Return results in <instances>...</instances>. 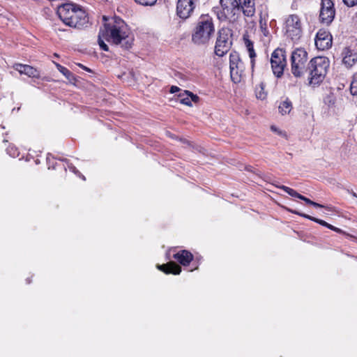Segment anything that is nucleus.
<instances>
[{
	"instance_id": "nucleus-12",
	"label": "nucleus",
	"mask_w": 357,
	"mask_h": 357,
	"mask_svg": "<svg viewBox=\"0 0 357 357\" xmlns=\"http://www.w3.org/2000/svg\"><path fill=\"white\" fill-rule=\"evenodd\" d=\"M196 0H178L176 6V13L182 19L188 18L195 8Z\"/></svg>"
},
{
	"instance_id": "nucleus-3",
	"label": "nucleus",
	"mask_w": 357,
	"mask_h": 357,
	"mask_svg": "<svg viewBox=\"0 0 357 357\" xmlns=\"http://www.w3.org/2000/svg\"><path fill=\"white\" fill-rule=\"evenodd\" d=\"M215 32L213 19L209 15H202L192 34V40L197 45L206 44Z\"/></svg>"
},
{
	"instance_id": "nucleus-40",
	"label": "nucleus",
	"mask_w": 357,
	"mask_h": 357,
	"mask_svg": "<svg viewBox=\"0 0 357 357\" xmlns=\"http://www.w3.org/2000/svg\"><path fill=\"white\" fill-rule=\"evenodd\" d=\"M103 20H104L105 21H107V17H106L105 16H103Z\"/></svg>"
},
{
	"instance_id": "nucleus-37",
	"label": "nucleus",
	"mask_w": 357,
	"mask_h": 357,
	"mask_svg": "<svg viewBox=\"0 0 357 357\" xmlns=\"http://www.w3.org/2000/svg\"><path fill=\"white\" fill-rule=\"evenodd\" d=\"M68 168L73 172L74 173H77V170L75 167L73 166L72 165H68Z\"/></svg>"
},
{
	"instance_id": "nucleus-23",
	"label": "nucleus",
	"mask_w": 357,
	"mask_h": 357,
	"mask_svg": "<svg viewBox=\"0 0 357 357\" xmlns=\"http://www.w3.org/2000/svg\"><path fill=\"white\" fill-rule=\"evenodd\" d=\"M291 213H294V214H297L300 216H302L303 218H305L307 219H309L310 220H312L322 226H324V227H326L327 228L329 227V224L327 223L326 221L324 220H320V219H318V218H314L312 216H310L309 215H307V214H305V213H300V212H298L296 211H292L291 210L290 211Z\"/></svg>"
},
{
	"instance_id": "nucleus-24",
	"label": "nucleus",
	"mask_w": 357,
	"mask_h": 357,
	"mask_svg": "<svg viewBox=\"0 0 357 357\" xmlns=\"http://www.w3.org/2000/svg\"><path fill=\"white\" fill-rule=\"evenodd\" d=\"M56 67L57 70L62 73L70 82H72L74 80V75L73 74L66 68L62 66L59 63H55Z\"/></svg>"
},
{
	"instance_id": "nucleus-31",
	"label": "nucleus",
	"mask_w": 357,
	"mask_h": 357,
	"mask_svg": "<svg viewBox=\"0 0 357 357\" xmlns=\"http://www.w3.org/2000/svg\"><path fill=\"white\" fill-rule=\"evenodd\" d=\"M259 23H260V26H261V31H262L264 35L267 36L268 31L266 28V24L265 22L263 23L261 20H260Z\"/></svg>"
},
{
	"instance_id": "nucleus-9",
	"label": "nucleus",
	"mask_w": 357,
	"mask_h": 357,
	"mask_svg": "<svg viewBox=\"0 0 357 357\" xmlns=\"http://www.w3.org/2000/svg\"><path fill=\"white\" fill-rule=\"evenodd\" d=\"M229 68L232 81L235 83L239 82L245 70V65L236 52L230 53Z\"/></svg>"
},
{
	"instance_id": "nucleus-28",
	"label": "nucleus",
	"mask_w": 357,
	"mask_h": 357,
	"mask_svg": "<svg viewBox=\"0 0 357 357\" xmlns=\"http://www.w3.org/2000/svg\"><path fill=\"white\" fill-rule=\"evenodd\" d=\"M104 40H105V39L104 38V36H100V31H99V33H98V39L99 46H100V47L102 50H104V51H108V50H109V47H108V46L105 43Z\"/></svg>"
},
{
	"instance_id": "nucleus-14",
	"label": "nucleus",
	"mask_w": 357,
	"mask_h": 357,
	"mask_svg": "<svg viewBox=\"0 0 357 357\" xmlns=\"http://www.w3.org/2000/svg\"><path fill=\"white\" fill-rule=\"evenodd\" d=\"M315 45L321 50L329 49L332 45L331 34L326 30H319L316 36Z\"/></svg>"
},
{
	"instance_id": "nucleus-18",
	"label": "nucleus",
	"mask_w": 357,
	"mask_h": 357,
	"mask_svg": "<svg viewBox=\"0 0 357 357\" xmlns=\"http://www.w3.org/2000/svg\"><path fill=\"white\" fill-rule=\"evenodd\" d=\"M179 102L187 106H192V102H197L199 98L189 91H184L178 95Z\"/></svg>"
},
{
	"instance_id": "nucleus-36",
	"label": "nucleus",
	"mask_w": 357,
	"mask_h": 357,
	"mask_svg": "<svg viewBox=\"0 0 357 357\" xmlns=\"http://www.w3.org/2000/svg\"><path fill=\"white\" fill-rule=\"evenodd\" d=\"M179 91V88L176 86H172L170 89L171 93H175L176 91Z\"/></svg>"
},
{
	"instance_id": "nucleus-30",
	"label": "nucleus",
	"mask_w": 357,
	"mask_h": 357,
	"mask_svg": "<svg viewBox=\"0 0 357 357\" xmlns=\"http://www.w3.org/2000/svg\"><path fill=\"white\" fill-rule=\"evenodd\" d=\"M351 93L354 96L357 95V76L354 77L350 85Z\"/></svg>"
},
{
	"instance_id": "nucleus-5",
	"label": "nucleus",
	"mask_w": 357,
	"mask_h": 357,
	"mask_svg": "<svg viewBox=\"0 0 357 357\" xmlns=\"http://www.w3.org/2000/svg\"><path fill=\"white\" fill-rule=\"evenodd\" d=\"M309 66L307 52L303 48L294 50L291 56V70L294 76H302L307 70Z\"/></svg>"
},
{
	"instance_id": "nucleus-15",
	"label": "nucleus",
	"mask_w": 357,
	"mask_h": 357,
	"mask_svg": "<svg viewBox=\"0 0 357 357\" xmlns=\"http://www.w3.org/2000/svg\"><path fill=\"white\" fill-rule=\"evenodd\" d=\"M280 188L283 190L285 192L289 194L290 196L294 197H297V198H298V199H300L301 200H303L305 203H307L308 204H310L312 206H314L318 207V208H324V206L310 200V199H308V198L301 195V194L298 193L294 189L290 188H289L287 186L281 185L280 187Z\"/></svg>"
},
{
	"instance_id": "nucleus-35",
	"label": "nucleus",
	"mask_w": 357,
	"mask_h": 357,
	"mask_svg": "<svg viewBox=\"0 0 357 357\" xmlns=\"http://www.w3.org/2000/svg\"><path fill=\"white\" fill-rule=\"evenodd\" d=\"M13 150V148L8 149V153L9 155H10L13 157H15L18 155V153H11V151Z\"/></svg>"
},
{
	"instance_id": "nucleus-1",
	"label": "nucleus",
	"mask_w": 357,
	"mask_h": 357,
	"mask_svg": "<svg viewBox=\"0 0 357 357\" xmlns=\"http://www.w3.org/2000/svg\"><path fill=\"white\" fill-rule=\"evenodd\" d=\"M100 36L112 44L119 45L124 50L132 47L133 38L130 35L127 24L119 17H113L100 28Z\"/></svg>"
},
{
	"instance_id": "nucleus-22",
	"label": "nucleus",
	"mask_w": 357,
	"mask_h": 357,
	"mask_svg": "<svg viewBox=\"0 0 357 357\" xmlns=\"http://www.w3.org/2000/svg\"><path fill=\"white\" fill-rule=\"evenodd\" d=\"M292 107L291 102L289 100V98H286L284 100L280 103L278 107L279 112L282 115L289 114L292 109Z\"/></svg>"
},
{
	"instance_id": "nucleus-13",
	"label": "nucleus",
	"mask_w": 357,
	"mask_h": 357,
	"mask_svg": "<svg viewBox=\"0 0 357 357\" xmlns=\"http://www.w3.org/2000/svg\"><path fill=\"white\" fill-rule=\"evenodd\" d=\"M342 62L347 68H351L357 62V48L345 47L341 52Z\"/></svg>"
},
{
	"instance_id": "nucleus-27",
	"label": "nucleus",
	"mask_w": 357,
	"mask_h": 357,
	"mask_svg": "<svg viewBox=\"0 0 357 357\" xmlns=\"http://www.w3.org/2000/svg\"><path fill=\"white\" fill-rule=\"evenodd\" d=\"M104 40H105V39L104 38V36H100V31H99V33H98V39L99 46H100V47L102 50H104V51H108V50H109V47H108V46L105 43Z\"/></svg>"
},
{
	"instance_id": "nucleus-17",
	"label": "nucleus",
	"mask_w": 357,
	"mask_h": 357,
	"mask_svg": "<svg viewBox=\"0 0 357 357\" xmlns=\"http://www.w3.org/2000/svg\"><path fill=\"white\" fill-rule=\"evenodd\" d=\"M240 10H242L243 15L246 17H252L255 13L254 0H238Z\"/></svg>"
},
{
	"instance_id": "nucleus-26",
	"label": "nucleus",
	"mask_w": 357,
	"mask_h": 357,
	"mask_svg": "<svg viewBox=\"0 0 357 357\" xmlns=\"http://www.w3.org/2000/svg\"><path fill=\"white\" fill-rule=\"evenodd\" d=\"M324 102L329 107H335L336 102L335 96L333 93H330L324 98Z\"/></svg>"
},
{
	"instance_id": "nucleus-21",
	"label": "nucleus",
	"mask_w": 357,
	"mask_h": 357,
	"mask_svg": "<svg viewBox=\"0 0 357 357\" xmlns=\"http://www.w3.org/2000/svg\"><path fill=\"white\" fill-rule=\"evenodd\" d=\"M243 41L244 44L248 50V52L249 53V56L251 59L250 63L252 66V68H254L255 66V57L256 56L255 52L254 50L253 43L248 38V36H243Z\"/></svg>"
},
{
	"instance_id": "nucleus-10",
	"label": "nucleus",
	"mask_w": 357,
	"mask_h": 357,
	"mask_svg": "<svg viewBox=\"0 0 357 357\" xmlns=\"http://www.w3.org/2000/svg\"><path fill=\"white\" fill-rule=\"evenodd\" d=\"M231 40H229V31L227 29H221L218 31L215 53L218 56H222L230 48Z\"/></svg>"
},
{
	"instance_id": "nucleus-34",
	"label": "nucleus",
	"mask_w": 357,
	"mask_h": 357,
	"mask_svg": "<svg viewBox=\"0 0 357 357\" xmlns=\"http://www.w3.org/2000/svg\"><path fill=\"white\" fill-rule=\"evenodd\" d=\"M328 229H331V230H333L335 231H337L338 233H341L342 232V230L339 228H337L329 224V227H328Z\"/></svg>"
},
{
	"instance_id": "nucleus-16",
	"label": "nucleus",
	"mask_w": 357,
	"mask_h": 357,
	"mask_svg": "<svg viewBox=\"0 0 357 357\" xmlns=\"http://www.w3.org/2000/svg\"><path fill=\"white\" fill-rule=\"evenodd\" d=\"M14 69L18 71L20 74H24L29 77H38L39 72L37 69L29 65H24L21 63H16L13 66Z\"/></svg>"
},
{
	"instance_id": "nucleus-39",
	"label": "nucleus",
	"mask_w": 357,
	"mask_h": 357,
	"mask_svg": "<svg viewBox=\"0 0 357 357\" xmlns=\"http://www.w3.org/2000/svg\"><path fill=\"white\" fill-rule=\"evenodd\" d=\"M17 150H16V149H14L13 148V150L11 151V153H17Z\"/></svg>"
},
{
	"instance_id": "nucleus-41",
	"label": "nucleus",
	"mask_w": 357,
	"mask_h": 357,
	"mask_svg": "<svg viewBox=\"0 0 357 357\" xmlns=\"http://www.w3.org/2000/svg\"><path fill=\"white\" fill-rule=\"evenodd\" d=\"M352 195H353V196H354V197H357V195H356V194L355 192H353V194H352Z\"/></svg>"
},
{
	"instance_id": "nucleus-20",
	"label": "nucleus",
	"mask_w": 357,
	"mask_h": 357,
	"mask_svg": "<svg viewBox=\"0 0 357 357\" xmlns=\"http://www.w3.org/2000/svg\"><path fill=\"white\" fill-rule=\"evenodd\" d=\"M174 258L181 265L188 266L192 260L193 256L189 251L183 250L176 253L174 255Z\"/></svg>"
},
{
	"instance_id": "nucleus-2",
	"label": "nucleus",
	"mask_w": 357,
	"mask_h": 357,
	"mask_svg": "<svg viewBox=\"0 0 357 357\" xmlns=\"http://www.w3.org/2000/svg\"><path fill=\"white\" fill-rule=\"evenodd\" d=\"M57 14L67 26L82 28L89 23V17L84 10L73 3H65L58 6Z\"/></svg>"
},
{
	"instance_id": "nucleus-4",
	"label": "nucleus",
	"mask_w": 357,
	"mask_h": 357,
	"mask_svg": "<svg viewBox=\"0 0 357 357\" xmlns=\"http://www.w3.org/2000/svg\"><path fill=\"white\" fill-rule=\"evenodd\" d=\"M329 67V61L326 57L317 56L310 60L307 70L310 74V84L317 85L321 83Z\"/></svg>"
},
{
	"instance_id": "nucleus-25",
	"label": "nucleus",
	"mask_w": 357,
	"mask_h": 357,
	"mask_svg": "<svg viewBox=\"0 0 357 357\" xmlns=\"http://www.w3.org/2000/svg\"><path fill=\"white\" fill-rule=\"evenodd\" d=\"M256 97L258 99L264 100L266 97V94L264 91V84L261 83L259 86H256L255 89Z\"/></svg>"
},
{
	"instance_id": "nucleus-8",
	"label": "nucleus",
	"mask_w": 357,
	"mask_h": 357,
	"mask_svg": "<svg viewBox=\"0 0 357 357\" xmlns=\"http://www.w3.org/2000/svg\"><path fill=\"white\" fill-rule=\"evenodd\" d=\"M271 64L273 74L277 77H280L287 66L285 51L283 49L278 48L273 51L271 54Z\"/></svg>"
},
{
	"instance_id": "nucleus-11",
	"label": "nucleus",
	"mask_w": 357,
	"mask_h": 357,
	"mask_svg": "<svg viewBox=\"0 0 357 357\" xmlns=\"http://www.w3.org/2000/svg\"><path fill=\"white\" fill-rule=\"evenodd\" d=\"M334 4L331 0H321L319 17L322 23L330 24L335 17Z\"/></svg>"
},
{
	"instance_id": "nucleus-6",
	"label": "nucleus",
	"mask_w": 357,
	"mask_h": 357,
	"mask_svg": "<svg viewBox=\"0 0 357 357\" xmlns=\"http://www.w3.org/2000/svg\"><path fill=\"white\" fill-rule=\"evenodd\" d=\"M221 10L218 14L220 20L235 22L240 14V6L236 0H220Z\"/></svg>"
},
{
	"instance_id": "nucleus-33",
	"label": "nucleus",
	"mask_w": 357,
	"mask_h": 357,
	"mask_svg": "<svg viewBox=\"0 0 357 357\" xmlns=\"http://www.w3.org/2000/svg\"><path fill=\"white\" fill-rule=\"evenodd\" d=\"M271 128L273 132H277L278 135H285L284 133H283L281 130H278V129L274 126H272Z\"/></svg>"
},
{
	"instance_id": "nucleus-29",
	"label": "nucleus",
	"mask_w": 357,
	"mask_h": 357,
	"mask_svg": "<svg viewBox=\"0 0 357 357\" xmlns=\"http://www.w3.org/2000/svg\"><path fill=\"white\" fill-rule=\"evenodd\" d=\"M137 3L144 6H149L154 5L157 0H134Z\"/></svg>"
},
{
	"instance_id": "nucleus-19",
	"label": "nucleus",
	"mask_w": 357,
	"mask_h": 357,
	"mask_svg": "<svg viewBox=\"0 0 357 357\" xmlns=\"http://www.w3.org/2000/svg\"><path fill=\"white\" fill-rule=\"evenodd\" d=\"M158 268L166 274L178 275L181 272V266L174 261H170L166 264L158 265Z\"/></svg>"
},
{
	"instance_id": "nucleus-7",
	"label": "nucleus",
	"mask_w": 357,
	"mask_h": 357,
	"mask_svg": "<svg viewBox=\"0 0 357 357\" xmlns=\"http://www.w3.org/2000/svg\"><path fill=\"white\" fill-rule=\"evenodd\" d=\"M285 34L293 41H297L302 36V24L296 15H289L285 20Z\"/></svg>"
},
{
	"instance_id": "nucleus-38",
	"label": "nucleus",
	"mask_w": 357,
	"mask_h": 357,
	"mask_svg": "<svg viewBox=\"0 0 357 357\" xmlns=\"http://www.w3.org/2000/svg\"><path fill=\"white\" fill-rule=\"evenodd\" d=\"M79 66L81 68H82L83 69L86 70V71H90V69H89V68H86V67L84 66L83 65H82V64H79Z\"/></svg>"
},
{
	"instance_id": "nucleus-32",
	"label": "nucleus",
	"mask_w": 357,
	"mask_h": 357,
	"mask_svg": "<svg viewBox=\"0 0 357 357\" xmlns=\"http://www.w3.org/2000/svg\"><path fill=\"white\" fill-rule=\"evenodd\" d=\"M343 1L349 7H352L357 4V0H343Z\"/></svg>"
}]
</instances>
